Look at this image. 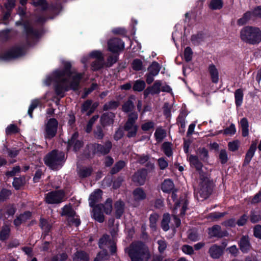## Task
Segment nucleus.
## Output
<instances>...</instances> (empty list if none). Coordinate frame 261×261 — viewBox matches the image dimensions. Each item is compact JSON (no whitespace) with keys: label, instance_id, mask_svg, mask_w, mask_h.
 <instances>
[{"label":"nucleus","instance_id":"nucleus-47","mask_svg":"<svg viewBox=\"0 0 261 261\" xmlns=\"http://www.w3.org/2000/svg\"><path fill=\"white\" fill-rule=\"evenodd\" d=\"M40 100L38 99L32 100L28 109V114H32L33 110L40 105Z\"/></svg>","mask_w":261,"mask_h":261},{"label":"nucleus","instance_id":"nucleus-2","mask_svg":"<svg viewBox=\"0 0 261 261\" xmlns=\"http://www.w3.org/2000/svg\"><path fill=\"white\" fill-rule=\"evenodd\" d=\"M132 261H148L150 254L148 247L141 242H135L125 249Z\"/></svg>","mask_w":261,"mask_h":261},{"label":"nucleus","instance_id":"nucleus-28","mask_svg":"<svg viewBox=\"0 0 261 261\" xmlns=\"http://www.w3.org/2000/svg\"><path fill=\"white\" fill-rule=\"evenodd\" d=\"M112 200L111 199H108L105 204H98L97 205H99L98 208L99 210L103 209L104 212L107 214H110L112 210Z\"/></svg>","mask_w":261,"mask_h":261},{"label":"nucleus","instance_id":"nucleus-21","mask_svg":"<svg viewBox=\"0 0 261 261\" xmlns=\"http://www.w3.org/2000/svg\"><path fill=\"white\" fill-rule=\"evenodd\" d=\"M240 250L244 253H247L251 248L249 237L246 236H243L239 243Z\"/></svg>","mask_w":261,"mask_h":261},{"label":"nucleus","instance_id":"nucleus-7","mask_svg":"<svg viewBox=\"0 0 261 261\" xmlns=\"http://www.w3.org/2000/svg\"><path fill=\"white\" fill-rule=\"evenodd\" d=\"M58 122L55 118H50L45 123L44 137L50 139L54 137L57 133Z\"/></svg>","mask_w":261,"mask_h":261},{"label":"nucleus","instance_id":"nucleus-32","mask_svg":"<svg viewBox=\"0 0 261 261\" xmlns=\"http://www.w3.org/2000/svg\"><path fill=\"white\" fill-rule=\"evenodd\" d=\"M154 136L156 140L158 142H161L166 136V132L165 130L161 127L157 128L154 133Z\"/></svg>","mask_w":261,"mask_h":261},{"label":"nucleus","instance_id":"nucleus-41","mask_svg":"<svg viewBox=\"0 0 261 261\" xmlns=\"http://www.w3.org/2000/svg\"><path fill=\"white\" fill-rule=\"evenodd\" d=\"M241 127L243 137H246L248 135V123L246 119L243 118L240 121Z\"/></svg>","mask_w":261,"mask_h":261},{"label":"nucleus","instance_id":"nucleus-43","mask_svg":"<svg viewBox=\"0 0 261 261\" xmlns=\"http://www.w3.org/2000/svg\"><path fill=\"white\" fill-rule=\"evenodd\" d=\"M19 129L14 124L9 125L6 128V134L7 135H11L18 133Z\"/></svg>","mask_w":261,"mask_h":261},{"label":"nucleus","instance_id":"nucleus-39","mask_svg":"<svg viewBox=\"0 0 261 261\" xmlns=\"http://www.w3.org/2000/svg\"><path fill=\"white\" fill-rule=\"evenodd\" d=\"M170 215L166 214L164 215L162 221L161 226L164 231H167L169 229V223L170 222Z\"/></svg>","mask_w":261,"mask_h":261},{"label":"nucleus","instance_id":"nucleus-57","mask_svg":"<svg viewBox=\"0 0 261 261\" xmlns=\"http://www.w3.org/2000/svg\"><path fill=\"white\" fill-rule=\"evenodd\" d=\"M142 62L140 60L135 59L132 63V67L135 70H140L142 69Z\"/></svg>","mask_w":261,"mask_h":261},{"label":"nucleus","instance_id":"nucleus-1","mask_svg":"<svg viewBox=\"0 0 261 261\" xmlns=\"http://www.w3.org/2000/svg\"><path fill=\"white\" fill-rule=\"evenodd\" d=\"M64 70H56L51 75L46 77L44 81L46 85L55 83V91L58 95L63 97L65 91L70 89L75 90L78 89L83 74L76 73L71 69L70 62H63Z\"/></svg>","mask_w":261,"mask_h":261},{"label":"nucleus","instance_id":"nucleus-14","mask_svg":"<svg viewBox=\"0 0 261 261\" xmlns=\"http://www.w3.org/2000/svg\"><path fill=\"white\" fill-rule=\"evenodd\" d=\"M180 204H181V205H182V209L180 212V215H184L185 213L186 210H187V205H188L187 201L186 200H181L180 202L176 201L175 202V207L173 209V213H174V214L176 213L175 211L178 207L180 206ZM173 221H174V222L175 224V226L176 227H178V226H179V225L180 224V220L179 218H178L175 216V214L173 215Z\"/></svg>","mask_w":261,"mask_h":261},{"label":"nucleus","instance_id":"nucleus-50","mask_svg":"<svg viewBox=\"0 0 261 261\" xmlns=\"http://www.w3.org/2000/svg\"><path fill=\"white\" fill-rule=\"evenodd\" d=\"M40 226L45 232H48L51 228L50 224L48 223L46 220L44 219H40Z\"/></svg>","mask_w":261,"mask_h":261},{"label":"nucleus","instance_id":"nucleus-24","mask_svg":"<svg viewBox=\"0 0 261 261\" xmlns=\"http://www.w3.org/2000/svg\"><path fill=\"white\" fill-rule=\"evenodd\" d=\"M208 69L212 82L217 83L219 81V72L217 68L214 64H211L209 65Z\"/></svg>","mask_w":261,"mask_h":261},{"label":"nucleus","instance_id":"nucleus-45","mask_svg":"<svg viewBox=\"0 0 261 261\" xmlns=\"http://www.w3.org/2000/svg\"><path fill=\"white\" fill-rule=\"evenodd\" d=\"M92 172V170L90 168L83 167L78 171V174L81 177H86L89 176Z\"/></svg>","mask_w":261,"mask_h":261},{"label":"nucleus","instance_id":"nucleus-12","mask_svg":"<svg viewBox=\"0 0 261 261\" xmlns=\"http://www.w3.org/2000/svg\"><path fill=\"white\" fill-rule=\"evenodd\" d=\"M108 49L113 53H118L124 47V43L120 39L113 38L108 42Z\"/></svg>","mask_w":261,"mask_h":261},{"label":"nucleus","instance_id":"nucleus-55","mask_svg":"<svg viewBox=\"0 0 261 261\" xmlns=\"http://www.w3.org/2000/svg\"><path fill=\"white\" fill-rule=\"evenodd\" d=\"M219 159L221 163L223 164L226 163L228 161V155L226 150H221L219 153Z\"/></svg>","mask_w":261,"mask_h":261},{"label":"nucleus","instance_id":"nucleus-10","mask_svg":"<svg viewBox=\"0 0 261 261\" xmlns=\"http://www.w3.org/2000/svg\"><path fill=\"white\" fill-rule=\"evenodd\" d=\"M64 197V193L62 191L51 192L46 194L45 200L48 203H58L63 201Z\"/></svg>","mask_w":261,"mask_h":261},{"label":"nucleus","instance_id":"nucleus-19","mask_svg":"<svg viewBox=\"0 0 261 261\" xmlns=\"http://www.w3.org/2000/svg\"><path fill=\"white\" fill-rule=\"evenodd\" d=\"M98 104L96 102L92 103V101L87 100L82 107V112L87 113L88 114H91L94 113L97 108Z\"/></svg>","mask_w":261,"mask_h":261},{"label":"nucleus","instance_id":"nucleus-4","mask_svg":"<svg viewBox=\"0 0 261 261\" xmlns=\"http://www.w3.org/2000/svg\"><path fill=\"white\" fill-rule=\"evenodd\" d=\"M240 37L246 43L257 44L261 41V31L257 28L245 27L241 30Z\"/></svg>","mask_w":261,"mask_h":261},{"label":"nucleus","instance_id":"nucleus-52","mask_svg":"<svg viewBox=\"0 0 261 261\" xmlns=\"http://www.w3.org/2000/svg\"><path fill=\"white\" fill-rule=\"evenodd\" d=\"M193 52L190 47H187L184 51V58L187 62L190 61L192 59Z\"/></svg>","mask_w":261,"mask_h":261},{"label":"nucleus","instance_id":"nucleus-25","mask_svg":"<svg viewBox=\"0 0 261 261\" xmlns=\"http://www.w3.org/2000/svg\"><path fill=\"white\" fill-rule=\"evenodd\" d=\"M189 161L191 166L195 168L197 170H200L202 169V164L197 156L190 155L189 157Z\"/></svg>","mask_w":261,"mask_h":261},{"label":"nucleus","instance_id":"nucleus-64","mask_svg":"<svg viewBox=\"0 0 261 261\" xmlns=\"http://www.w3.org/2000/svg\"><path fill=\"white\" fill-rule=\"evenodd\" d=\"M67 258V255L65 253H62L54 256L51 261H65Z\"/></svg>","mask_w":261,"mask_h":261},{"label":"nucleus","instance_id":"nucleus-27","mask_svg":"<svg viewBox=\"0 0 261 261\" xmlns=\"http://www.w3.org/2000/svg\"><path fill=\"white\" fill-rule=\"evenodd\" d=\"M99 205H96L93 208L94 219L99 222H102L104 221V216L101 212V210H99Z\"/></svg>","mask_w":261,"mask_h":261},{"label":"nucleus","instance_id":"nucleus-23","mask_svg":"<svg viewBox=\"0 0 261 261\" xmlns=\"http://www.w3.org/2000/svg\"><path fill=\"white\" fill-rule=\"evenodd\" d=\"M208 252L213 258L217 259L222 254L223 250L221 247L214 245L210 248Z\"/></svg>","mask_w":261,"mask_h":261},{"label":"nucleus","instance_id":"nucleus-38","mask_svg":"<svg viewBox=\"0 0 261 261\" xmlns=\"http://www.w3.org/2000/svg\"><path fill=\"white\" fill-rule=\"evenodd\" d=\"M10 228L9 225H4L0 233V239L2 241L7 240L9 236Z\"/></svg>","mask_w":261,"mask_h":261},{"label":"nucleus","instance_id":"nucleus-62","mask_svg":"<svg viewBox=\"0 0 261 261\" xmlns=\"http://www.w3.org/2000/svg\"><path fill=\"white\" fill-rule=\"evenodd\" d=\"M158 244V249L160 252L162 253L166 249L167 244L164 240H159L157 242Z\"/></svg>","mask_w":261,"mask_h":261},{"label":"nucleus","instance_id":"nucleus-34","mask_svg":"<svg viewBox=\"0 0 261 261\" xmlns=\"http://www.w3.org/2000/svg\"><path fill=\"white\" fill-rule=\"evenodd\" d=\"M160 69V65L156 62H152V64L148 68L149 73L155 75L158 74Z\"/></svg>","mask_w":261,"mask_h":261},{"label":"nucleus","instance_id":"nucleus-22","mask_svg":"<svg viewBox=\"0 0 261 261\" xmlns=\"http://www.w3.org/2000/svg\"><path fill=\"white\" fill-rule=\"evenodd\" d=\"M257 141H252L249 150L247 151L244 160L245 164H248L253 156L256 149Z\"/></svg>","mask_w":261,"mask_h":261},{"label":"nucleus","instance_id":"nucleus-46","mask_svg":"<svg viewBox=\"0 0 261 261\" xmlns=\"http://www.w3.org/2000/svg\"><path fill=\"white\" fill-rule=\"evenodd\" d=\"M163 150L164 153L168 156H170L172 155V151L171 148V145L169 142H165L162 146Z\"/></svg>","mask_w":261,"mask_h":261},{"label":"nucleus","instance_id":"nucleus-29","mask_svg":"<svg viewBox=\"0 0 261 261\" xmlns=\"http://www.w3.org/2000/svg\"><path fill=\"white\" fill-rule=\"evenodd\" d=\"M174 188V184L170 179H166L162 184V190L164 192L168 193Z\"/></svg>","mask_w":261,"mask_h":261},{"label":"nucleus","instance_id":"nucleus-42","mask_svg":"<svg viewBox=\"0 0 261 261\" xmlns=\"http://www.w3.org/2000/svg\"><path fill=\"white\" fill-rule=\"evenodd\" d=\"M223 7L222 0H212L210 3L209 7L212 10L220 9Z\"/></svg>","mask_w":261,"mask_h":261},{"label":"nucleus","instance_id":"nucleus-16","mask_svg":"<svg viewBox=\"0 0 261 261\" xmlns=\"http://www.w3.org/2000/svg\"><path fill=\"white\" fill-rule=\"evenodd\" d=\"M208 233L212 237L222 238L228 235L227 231L225 230H222L221 227L218 225H214L212 227L210 228Z\"/></svg>","mask_w":261,"mask_h":261},{"label":"nucleus","instance_id":"nucleus-13","mask_svg":"<svg viewBox=\"0 0 261 261\" xmlns=\"http://www.w3.org/2000/svg\"><path fill=\"white\" fill-rule=\"evenodd\" d=\"M90 56L95 59L92 64L93 70H98L102 67L104 64V60L101 52L95 50L91 53Z\"/></svg>","mask_w":261,"mask_h":261},{"label":"nucleus","instance_id":"nucleus-35","mask_svg":"<svg viewBox=\"0 0 261 261\" xmlns=\"http://www.w3.org/2000/svg\"><path fill=\"white\" fill-rule=\"evenodd\" d=\"M73 261H89L88 255L83 251L77 252L73 258Z\"/></svg>","mask_w":261,"mask_h":261},{"label":"nucleus","instance_id":"nucleus-8","mask_svg":"<svg viewBox=\"0 0 261 261\" xmlns=\"http://www.w3.org/2000/svg\"><path fill=\"white\" fill-rule=\"evenodd\" d=\"M109 236L108 235H104L100 239L99 241V246L103 250L100 252L95 258V261H102L108 258V253L105 250L106 248L109 247V244H111V241L109 240Z\"/></svg>","mask_w":261,"mask_h":261},{"label":"nucleus","instance_id":"nucleus-18","mask_svg":"<svg viewBox=\"0 0 261 261\" xmlns=\"http://www.w3.org/2000/svg\"><path fill=\"white\" fill-rule=\"evenodd\" d=\"M147 174L145 169L139 170L133 175V180L140 185H143L145 182Z\"/></svg>","mask_w":261,"mask_h":261},{"label":"nucleus","instance_id":"nucleus-61","mask_svg":"<svg viewBox=\"0 0 261 261\" xmlns=\"http://www.w3.org/2000/svg\"><path fill=\"white\" fill-rule=\"evenodd\" d=\"M11 194L10 190L3 189L0 193V201H4Z\"/></svg>","mask_w":261,"mask_h":261},{"label":"nucleus","instance_id":"nucleus-51","mask_svg":"<svg viewBox=\"0 0 261 261\" xmlns=\"http://www.w3.org/2000/svg\"><path fill=\"white\" fill-rule=\"evenodd\" d=\"M119 106V102L116 101H111L106 103L103 107L104 110H109L116 109Z\"/></svg>","mask_w":261,"mask_h":261},{"label":"nucleus","instance_id":"nucleus-31","mask_svg":"<svg viewBox=\"0 0 261 261\" xmlns=\"http://www.w3.org/2000/svg\"><path fill=\"white\" fill-rule=\"evenodd\" d=\"M252 17V13L250 11L245 13L242 17L239 19L237 21V23L240 26L246 24Z\"/></svg>","mask_w":261,"mask_h":261},{"label":"nucleus","instance_id":"nucleus-56","mask_svg":"<svg viewBox=\"0 0 261 261\" xmlns=\"http://www.w3.org/2000/svg\"><path fill=\"white\" fill-rule=\"evenodd\" d=\"M33 5L36 7H40L43 10L47 8V4L45 0H34Z\"/></svg>","mask_w":261,"mask_h":261},{"label":"nucleus","instance_id":"nucleus-44","mask_svg":"<svg viewBox=\"0 0 261 261\" xmlns=\"http://www.w3.org/2000/svg\"><path fill=\"white\" fill-rule=\"evenodd\" d=\"M162 82L159 80L156 81L152 86L150 87L152 90V94H158L160 93L162 88Z\"/></svg>","mask_w":261,"mask_h":261},{"label":"nucleus","instance_id":"nucleus-3","mask_svg":"<svg viewBox=\"0 0 261 261\" xmlns=\"http://www.w3.org/2000/svg\"><path fill=\"white\" fill-rule=\"evenodd\" d=\"M65 161L63 152L53 150L48 153L44 158L46 166L52 170H58L63 165Z\"/></svg>","mask_w":261,"mask_h":261},{"label":"nucleus","instance_id":"nucleus-33","mask_svg":"<svg viewBox=\"0 0 261 261\" xmlns=\"http://www.w3.org/2000/svg\"><path fill=\"white\" fill-rule=\"evenodd\" d=\"M134 100H135V97L131 96L129 99L123 105L122 109L124 112H128L131 111L134 107Z\"/></svg>","mask_w":261,"mask_h":261},{"label":"nucleus","instance_id":"nucleus-63","mask_svg":"<svg viewBox=\"0 0 261 261\" xmlns=\"http://www.w3.org/2000/svg\"><path fill=\"white\" fill-rule=\"evenodd\" d=\"M198 153L201 160H205L207 158L208 151L204 148H200L198 149Z\"/></svg>","mask_w":261,"mask_h":261},{"label":"nucleus","instance_id":"nucleus-30","mask_svg":"<svg viewBox=\"0 0 261 261\" xmlns=\"http://www.w3.org/2000/svg\"><path fill=\"white\" fill-rule=\"evenodd\" d=\"M133 196L135 200L140 201L145 198L146 194L142 189L138 188L134 191Z\"/></svg>","mask_w":261,"mask_h":261},{"label":"nucleus","instance_id":"nucleus-11","mask_svg":"<svg viewBox=\"0 0 261 261\" xmlns=\"http://www.w3.org/2000/svg\"><path fill=\"white\" fill-rule=\"evenodd\" d=\"M24 53V50L20 47H14L7 51L4 55L1 56L0 58L4 60H8L19 57Z\"/></svg>","mask_w":261,"mask_h":261},{"label":"nucleus","instance_id":"nucleus-17","mask_svg":"<svg viewBox=\"0 0 261 261\" xmlns=\"http://www.w3.org/2000/svg\"><path fill=\"white\" fill-rule=\"evenodd\" d=\"M102 198V191L97 189L92 193L89 198V205L91 207H94L98 204V203L101 201Z\"/></svg>","mask_w":261,"mask_h":261},{"label":"nucleus","instance_id":"nucleus-36","mask_svg":"<svg viewBox=\"0 0 261 261\" xmlns=\"http://www.w3.org/2000/svg\"><path fill=\"white\" fill-rule=\"evenodd\" d=\"M235 102L237 106H240L243 102V92L242 90L239 89L234 93Z\"/></svg>","mask_w":261,"mask_h":261},{"label":"nucleus","instance_id":"nucleus-40","mask_svg":"<svg viewBox=\"0 0 261 261\" xmlns=\"http://www.w3.org/2000/svg\"><path fill=\"white\" fill-rule=\"evenodd\" d=\"M126 165V163L123 161L117 162L111 171L112 174H115L120 171Z\"/></svg>","mask_w":261,"mask_h":261},{"label":"nucleus","instance_id":"nucleus-6","mask_svg":"<svg viewBox=\"0 0 261 261\" xmlns=\"http://www.w3.org/2000/svg\"><path fill=\"white\" fill-rule=\"evenodd\" d=\"M61 214L62 216H66L67 217V221L70 225L78 226L80 225V218L70 205H65L62 208Z\"/></svg>","mask_w":261,"mask_h":261},{"label":"nucleus","instance_id":"nucleus-20","mask_svg":"<svg viewBox=\"0 0 261 261\" xmlns=\"http://www.w3.org/2000/svg\"><path fill=\"white\" fill-rule=\"evenodd\" d=\"M77 137V133H74L73 134L71 139L69 140L68 142L67 147L68 149H69L71 146H73V149L76 151L82 146V143L81 141L76 140Z\"/></svg>","mask_w":261,"mask_h":261},{"label":"nucleus","instance_id":"nucleus-37","mask_svg":"<svg viewBox=\"0 0 261 261\" xmlns=\"http://www.w3.org/2000/svg\"><path fill=\"white\" fill-rule=\"evenodd\" d=\"M145 83L144 81L138 80L135 82L133 86V90L135 91L140 92L145 88Z\"/></svg>","mask_w":261,"mask_h":261},{"label":"nucleus","instance_id":"nucleus-53","mask_svg":"<svg viewBox=\"0 0 261 261\" xmlns=\"http://www.w3.org/2000/svg\"><path fill=\"white\" fill-rule=\"evenodd\" d=\"M158 215L156 214H152L150 216V226L152 229H155L156 223L158 219Z\"/></svg>","mask_w":261,"mask_h":261},{"label":"nucleus","instance_id":"nucleus-26","mask_svg":"<svg viewBox=\"0 0 261 261\" xmlns=\"http://www.w3.org/2000/svg\"><path fill=\"white\" fill-rule=\"evenodd\" d=\"M124 210V203L121 201H118L115 203V215L117 218H120Z\"/></svg>","mask_w":261,"mask_h":261},{"label":"nucleus","instance_id":"nucleus-5","mask_svg":"<svg viewBox=\"0 0 261 261\" xmlns=\"http://www.w3.org/2000/svg\"><path fill=\"white\" fill-rule=\"evenodd\" d=\"M212 182L206 177H201L198 185L195 188V194L198 198L202 199L207 198L211 192Z\"/></svg>","mask_w":261,"mask_h":261},{"label":"nucleus","instance_id":"nucleus-9","mask_svg":"<svg viewBox=\"0 0 261 261\" xmlns=\"http://www.w3.org/2000/svg\"><path fill=\"white\" fill-rule=\"evenodd\" d=\"M137 118V115L130 117L124 125V129L127 132V136L128 138L134 137L137 134L138 126L136 124V121Z\"/></svg>","mask_w":261,"mask_h":261},{"label":"nucleus","instance_id":"nucleus-15","mask_svg":"<svg viewBox=\"0 0 261 261\" xmlns=\"http://www.w3.org/2000/svg\"><path fill=\"white\" fill-rule=\"evenodd\" d=\"M112 148V143L110 141H107L105 145L95 144L93 145L94 152L95 153L106 154L108 153Z\"/></svg>","mask_w":261,"mask_h":261},{"label":"nucleus","instance_id":"nucleus-58","mask_svg":"<svg viewBox=\"0 0 261 261\" xmlns=\"http://www.w3.org/2000/svg\"><path fill=\"white\" fill-rule=\"evenodd\" d=\"M101 121L103 125H107L112 123L113 120L110 117V115H102Z\"/></svg>","mask_w":261,"mask_h":261},{"label":"nucleus","instance_id":"nucleus-54","mask_svg":"<svg viewBox=\"0 0 261 261\" xmlns=\"http://www.w3.org/2000/svg\"><path fill=\"white\" fill-rule=\"evenodd\" d=\"M236 132V129L233 124H231L229 126L227 127L223 130L224 134L230 136L234 135Z\"/></svg>","mask_w":261,"mask_h":261},{"label":"nucleus","instance_id":"nucleus-59","mask_svg":"<svg viewBox=\"0 0 261 261\" xmlns=\"http://www.w3.org/2000/svg\"><path fill=\"white\" fill-rule=\"evenodd\" d=\"M158 162L159 167L161 170L165 169L168 166V162L163 158H159Z\"/></svg>","mask_w":261,"mask_h":261},{"label":"nucleus","instance_id":"nucleus-49","mask_svg":"<svg viewBox=\"0 0 261 261\" xmlns=\"http://www.w3.org/2000/svg\"><path fill=\"white\" fill-rule=\"evenodd\" d=\"M240 145V142L239 140H233L229 142L228 144V147L229 150L231 151H235L239 149Z\"/></svg>","mask_w":261,"mask_h":261},{"label":"nucleus","instance_id":"nucleus-48","mask_svg":"<svg viewBox=\"0 0 261 261\" xmlns=\"http://www.w3.org/2000/svg\"><path fill=\"white\" fill-rule=\"evenodd\" d=\"M3 212V217H4V212H6V214L8 216H13L14 215V214L16 212V208L13 205H8L7 206H6L4 208V210L3 211L2 210Z\"/></svg>","mask_w":261,"mask_h":261},{"label":"nucleus","instance_id":"nucleus-60","mask_svg":"<svg viewBox=\"0 0 261 261\" xmlns=\"http://www.w3.org/2000/svg\"><path fill=\"white\" fill-rule=\"evenodd\" d=\"M154 123L152 121H147L141 125L142 129L144 131H147L154 127Z\"/></svg>","mask_w":261,"mask_h":261}]
</instances>
